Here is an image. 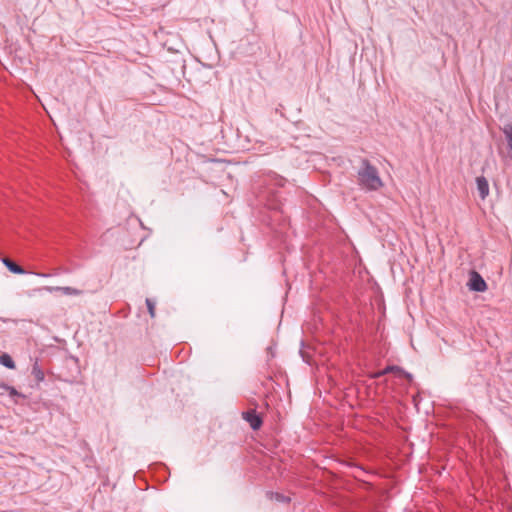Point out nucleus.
<instances>
[{"label": "nucleus", "instance_id": "9d476101", "mask_svg": "<svg viewBox=\"0 0 512 512\" xmlns=\"http://www.w3.org/2000/svg\"><path fill=\"white\" fill-rule=\"evenodd\" d=\"M146 305H147L149 314L151 315V317H154L155 316V305L152 302V300L146 299Z\"/></svg>", "mask_w": 512, "mask_h": 512}, {"label": "nucleus", "instance_id": "1a4fd4ad", "mask_svg": "<svg viewBox=\"0 0 512 512\" xmlns=\"http://www.w3.org/2000/svg\"><path fill=\"white\" fill-rule=\"evenodd\" d=\"M9 394L10 397H24L21 393H19L14 387L9 386L5 391Z\"/></svg>", "mask_w": 512, "mask_h": 512}, {"label": "nucleus", "instance_id": "9b49d317", "mask_svg": "<svg viewBox=\"0 0 512 512\" xmlns=\"http://www.w3.org/2000/svg\"><path fill=\"white\" fill-rule=\"evenodd\" d=\"M396 370H398L397 367L388 366V367H386L385 369L382 370V373H384V375H385V374H387L389 372L396 371Z\"/></svg>", "mask_w": 512, "mask_h": 512}, {"label": "nucleus", "instance_id": "4468645a", "mask_svg": "<svg viewBox=\"0 0 512 512\" xmlns=\"http://www.w3.org/2000/svg\"><path fill=\"white\" fill-rule=\"evenodd\" d=\"M383 375H384V373H382V371H379V372L374 373V374L372 375V377H373V378H379V377H381V376H383Z\"/></svg>", "mask_w": 512, "mask_h": 512}, {"label": "nucleus", "instance_id": "7ed1b4c3", "mask_svg": "<svg viewBox=\"0 0 512 512\" xmlns=\"http://www.w3.org/2000/svg\"><path fill=\"white\" fill-rule=\"evenodd\" d=\"M469 287L473 291L484 292L487 289V284L479 273L473 271L470 276Z\"/></svg>", "mask_w": 512, "mask_h": 512}, {"label": "nucleus", "instance_id": "f257e3e1", "mask_svg": "<svg viewBox=\"0 0 512 512\" xmlns=\"http://www.w3.org/2000/svg\"><path fill=\"white\" fill-rule=\"evenodd\" d=\"M359 185L368 191H377L383 187L378 170L372 166L368 160L362 161V167L358 171Z\"/></svg>", "mask_w": 512, "mask_h": 512}, {"label": "nucleus", "instance_id": "f03ea898", "mask_svg": "<svg viewBox=\"0 0 512 512\" xmlns=\"http://www.w3.org/2000/svg\"><path fill=\"white\" fill-rule=\"evenodd\" d=\"M242 417L249 423L253 430H258L262 426V418L254 409L243 412Z\"/></svg>", "mask_w": 512, "mask_h": 512}, {"label": "nucleus", "instance_id": "39448f33", "mask_svg": "<svg viewBox=\"0 0 512 512\" xmlns=\"http://www.w3.org/2000/svg\"><path fill=\"white\" fill-rule=\"evenodd\" d=\"M477 189L479 196L484 200L489 195V184L485 177L479 176L476 178Z\"/></svg>", "mask_w": 512, "mask_h": 512}, {"label": "nucleus", "instance_id": "0eeeda50", "mask_svg": "<svg viewBox=\"0 0 512 512\" xmlns=\"http://www.w3.org/2000/svg\"><path fill=\"white\" fill-rule=\"evenodd\" d=\"M0 364L9 369L15 368V363H14L13 359L7 353H3L0 355Z\"/></svg>", "mask_w": 512, "mask_h": 512}, {"label": "nucleus", "instance_id": "6e6552de", "mask_svg": "<svg viewBox=\"0 0 512 512\" xmlns=\"http://www.w3.org/2000/svg\"><path fill=\"white\" fill-rule=\"evenodd\" d=\"M32 375L38 382H42L45 378L44 371L41 369V367L38 365V363H35L32 367Z\"/></svg>", "mask_w": 512, "mask_h": 512}, {"label": "nucleus", "instance_id": "423d86ee", "mask_svg": "<svg viewBox=\"0 0 512 512\" xmlns=\"http://www.w3.org/2000/svg\"><path fill=\"white\" fill-rule=\"evenodd\" d=\"M2 263L12 272L15 274H24L25 270L19 266L18 264L14 263L9 258H3Z\"/></svg>", "mask_w": 512, "mask_h": 512}, {"label": "nucleus", "instance_id": "20e7f679", "mask_svg": "<svg viewBox=\"0 0 512 512\" xmlns=\"http://www.w3.org/2000/svg\"><path fill=\"white\" fill-rule=\"evenodd\" d=\"M46 291L48 292H61L62 294L64 295H67V296H78V295H81L82 294V291L77 289V288H73V287H60V286H55V287H52V286H47L44 288Z\"/></svg>", "mask_w": 512, "mask_h": 512}, {"label": "nucleus", "instance_id": "f8f14e48", "mask_svg": "<svg viewBox=\"0 0 512 512\" xmlns=\"http://www.w3.org/2000/svg\"><path fill=\"white\" fill-rule=\"evenodd\" d=\"M8 387H9V385H8V384H6V383H4V382L0 381V390H2V391H4V392H5V391L7 390V388H8Z\"/></svg>", "mask_w": 512, "mask_h": 512}, {"label": "nucleus", "instance_id": "ddd939ff", "mask_svg": "<svg viewBox=\"0 0 512 512\" xmlns=\"http://www.w3.org/2000/svg\"><path fill=\"white\" fill-rule=\"evenodd\" d=\"M268 206L271 209H278L279 208V205L277 203H273V202H269Z\"/></svg>", "mask_w": 512, "mask_h": 512}]
</instances>
